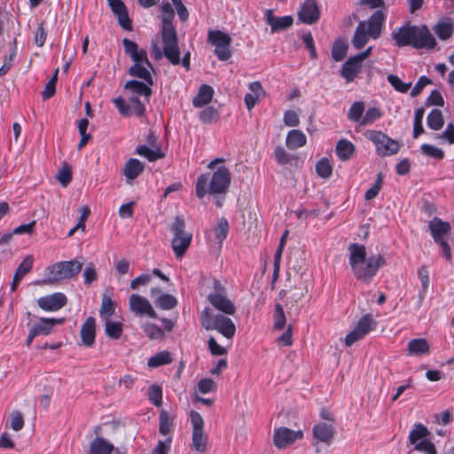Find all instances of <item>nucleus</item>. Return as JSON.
I'll use <instances>...</instances> for the list:
<instances>
[{
    "instance_id": "bb28decb",
    "label": "nucleus",
    "mask_w": 454,
    "mask_h": 454,
    "mask_svg": "<svg viewBox=\"0 0 454 454\" xmlns=\"http://www.w3.org/2000/svg\"><path fill=\"white\" fill-rule=\"evenodd\" d=\"M433 30L440 40L446 41L454 33V23L449 18H442L433 27Z\"/></svg>"
},
{
    "instance_id": "20e7f679",
    "label": "nucleus",
    "mask_w": 454,
    "mask_h": 454,
    "mask_svg": "<svg viewBox=\"0 0 454 454\" xmlns=\"http://www.w3.org/2000/svg\"><path fill=\"white\" fill-rule=\"evenodd\" d=\"M231 181V174L225 166L219 167L211 176L208 173L201 174L195 184L196 196L202 199L207 193L214 196L225 194Z\"/></svg>"
},
{
    "instance_id": "ddd939ff",
    "label": "nucleus",
    "mask_w": 454,
    "mask_h": 454,
    "mask_svg": "<svg viewBox=\"0 0 454 454\" xmlns=\"http://www.w3.org/2000/svg\"><path fill=\"white\" fill-rule=\"evenodd\" d=\"M303 432L301 430H292L285 427L275 430L273 442L278 449H285L293 444L296 440L302 439Z\"/></svg>"
},
{
    "instance_id": "6e6552de",
    "label": "nucleus",
    "mask_w": 454,
    "mask_h": 454,
    "mask_svg": "<svg viewBox=\"0 0 454 454\" xmlns=\"http://www.w3.org/2000/svg\"><path fill=\"white\" fill-rule=\"evenodd\" d=\"M185 221L182 216H176L170 226L173 234L171 247L176 258H182L189 248L192 234L185 231Z\"/></svg>"
},
{
    "instance_id": "4468645a",
    "label": "nucleus",
    "mask_w": 454,
    "mask_h": 454,
    "mask_svg": "<svg viewBox=\"0 0 454 454\" xmlns=\"http://www.w3.org/2000/svg\"><path fill=\"white\" fill-rule=\"evenodd\" d=\"M320 17V11L316 0H305L298 12V19L308 25L316 23Z\"/></svg>"
},
{
    "instance_id": "72a5a7b5",
    "label": "nucleus",
    "mask_w": 454,
    "mask_h": 454,
    "mask_svg": "<svg viewBox=\"0 0 454 454\" xmlns=\"http://www.w3.org/2000/svg\"><path fill=\"white\" fill-rule=\"evenodd\" d=\"M335 151L340 160H348L355 153V145L347 139H340L336 144Z\"/></svg>"
},
{
    "instance_id": "e433bc0d",
    "label": "nucleus",
    "mask_w": 454,
    "mask_h": 454,
    "mask_svg": "<svg viewBox=\"0 0 454 454\" xmlns=\"http://www.w3.org/2000/svg\"><path fill=\"white\" fill-rule=\"evenodd\" d=\"M136 153L146 158L149 161H155L165 156L160 148L151 149L145 145H138L136 149Z\"/></svg>"
},
{
    "instance_id": "4c0bfd02",
    "label": "nucleus",
    "mask_w": 454,
    "mask_h": 454,
    "mask_svg": "<svg viewBox=\"0 0 454 454\" xmlns=\"http://www.w3.org/2000/svg\"><path fill=\"white\" fill-rule=\"evenodd\" d=\"M376 325L372 316L371 314L364 315L356 324L354 329H356L362 335L365 336L372 330V326Z\"/></svg>"
},
{
    "instance_id": "a18cd8bd",
    "label": "nucleus",
    "mask_w": 454,
    "mask_h": 454,
    "mask_svg": "<svg viewBox=\"0 0 454 454\" xmlns=\"http://www.w3.org/2000/svg\"><path fill=\"white\" fill-rule=\"evenodd\" d=\"M317 174L322 178H328L333 173V167L326 158H322L316 164Z\"/></svg>"
},
{
    "instance_id": "4d7b16f0",
    "label": "nucleus",
    "mask_w": 454,
    "mask_h": 454,
    "mask_svg": "<svg viewBox=\"0 0 454 454\" xmlns=\"http://www.w3.org/2000/svg\"><path fill=\"white\" fill-rule=\"evenodd\" d=\"M274 155L277 162L280 165H286L292 160V156L282 146L275 148Z\"/></svg>"
},
{
    "instance_id": "37998d69",
    "label": "nucleus",
    "mask_w": 454,
    "mask_h": 454,
    "mask_svg": "<svg viewBox=\"0 0 454 454\" xmlns=\"http://www.w3.org/2000/svg\"><path fill=\"white\" fill-rule=\"evenodd\" d=\"M216 241L221 245L227 238L229 232V223L226 218L222 217L215 228L214 229Z\"/></svg>"
},
{
    "instance_id": "473e14b6",
    "label": "nucleus",
    "mask_w": 454,
    "mask_h": 454,
    "mask_svg": "<svg viewBox=\"0 0 454 454\" xmlns=\"http://www.w3.org/2000/svg\"><path fill=\"white\" fill-rule=\"evenodd\" d=\"M307 138L304 133L299 129H292L287 133L286 145L290 150H295L306 145Z\"/></svg>"
},
{
    "instance_id": "9b49d317",
    "label": "nucleus",
    "mask_w": 454,
    "mask_h": 454,
    "mask_svg": "<svg viewBox=\"0 0 454 454\" xmlns=\"http://www.w3.org/2000/svg\"><path fill=\"white\" fill-rule=\"evenodd\" d=\"M191 423L192 425V449L198 453H204L207 450V436L204 433V420L201 415L195 411L190 412Z\"/></svg>"
},
{
    "instance_id": "2eb2a0df",
    "label": "nucleus",
    "mask_w": 454,
    "mask_h": 454,
    "mask_svg": "<svg viewBox=\"0 0 454 454\" xmlns=\"http://www.w3.org/2000/svg\"><path fill=\"white\" fill-rule=\"evenodd\" d=\"M67 302V296L63 293H54L37 300V305L45 311H57L65 307Z\"/></svg>"
},
{
    "instance_id": "680f3d73",
    "label": "nucleus",
    "mask_w": 454,
    "mask_h": 454,
    "mask_svg": "<svg viewBox=\"0 0 454 454\" xmlns=\"http://www.w3.org/2000/svg\"><path fill=\"white\" fill-rule=\"evenodd\" d=\"M24 426L23 417L20 411H15L11 414V427L14 431H20Z\"/></svg>"
},
{
    "instance_id": "f8f14e48",
    "label": "nucleus",
    "mask_w": 454,
    "mask_h": 454,
    "mask_svg": "<svg viewBox=\"0 0 454 454\" xmlns=\"http://www.w3.org/2000/svg\"><path fill=\"white\" fill-rule=\"evenodd\" d=\"M370 139L376 146V152L380 157H387L397 153L400 150V144L380 131H373Z\"/></svg>"
},
{
    "instance_id": "8fccbe9b",
    "label": "nucleus",
    "mask_w": 454,
    "mask_h": 454,
    "mask_svg": "<svg viewBox=\"0 0 454 454\" xmlns=\"http://www.w3.org/2000/svg\"><path fill=\"white\" fill-rule=\"evenodd\" d=\"M114 311L115 307L111 297L107 295H103L102 303L99 309L100 316H106V319H108L111 316L114 315Z\"/></svg>"
},
{
    "instance_id": "0e129e2a",
    "label": "nucleus",
    "mask_w": 454,
    "mask_h": 454,
    "mask_svg": "<svg viewBox=\"0 0 454 454\" xmlns=\"http://www.w3.org/2000/svg\"><path fill=\"white\" fill-rule=\"evenodd\" d=\"M171 442V437L166 439L165 441H159L156 447L153 450L152 454H168Z\"/></svg>"
},
{
    "instance_id": "e2e57ef3",
    "label": "nucleus",
    "mask_w": 454,
    "mask_h": 454,
    "mask_svg": "<svg viewBox=\"0 0 454 454\" xmlns=\"http://www.w3.org/2000/svg\"><path fill=\"white\" fill-rule=\"evenodd\" d=\"M431 82H432V81L425 75L419 77V81L417 82V83L415 84V86L412 88V90L411 91V96L413 98L417 97L418 95H419L421 93V91L423 90L425 86L427 84H430Z\"/></svg>"
},
{
    "instance_id": "dca6fc26",
    "label": "nucleus",
    "mask_w": 454,
    "mask_h": 454,
    "mask_svg": "<svg viewBox=\"0 0 454 454\" xmlns=\"http://www.w3.org/2000/svg\"><path fill=\"white\" fill-rule=\"evenodd\" d=\"M130 309L138 315H146L151 318H156L157 314L152 307L149 301L137 294H133L129 297Z\"/></svg>"
},
{
    "instance_id": "09e8293b",
    "label": "nucleus",
    "mask_w": 454,
    "mask_h": 454,
    "mask_svg": "<svg viewBox=\"0 0 454 454\" xmlns=\"http://www.w3.org/2000/svg\"><path fill=\"white\" fill-rule=\"evenodd\" d=\"M387 80L396 91L401 93L407 92L411 86V82H403L395 74H388Z\"/></svg>"
},
{
    "instance_id": "c85d7f7f",
    "label": "nucleus",
    "mask_w": 454,
    "mask_h": 454,
    "mask_svg": "<svg viewBox=\"0 0 454 454\" xmlns=\"http://www.w3.org/2000/svg\"><path fill=\"white\" fill-rule=\"evenodd\" d=\"M145 169V165L139 160L131 158L126 161L122 173L128 180H134Z\"/></svg>"
},
{
    "instance_id": "5701e85b",
    "label": "nucleus",
    "mask_w": 454,
    "mask_h": 454,
    "mask_svg": "<svg viewBox=\"0 0 454 454\" xmlns=\"http://www.w3.org/2000/svg\"><path fill=\"white\" fill-rule=\"evenodd\" d=\"M362 66L363 63L356 59L355 56L349 57L341 67L340 75L347 82H351L360 73Z\"/></svg>"
},
{
    "instance_id": "bf43d9fd",
    "label": "nucleus",
    "mask_w": 454,
    "mask_h": 454,
    "mask_svg": "<svg viewBox=\"0 0 454 454\" xmlns=\"http://www.w3.org/2000/svg\"><path fill=\"white\" fill-rule=\"evenodd\" d=\"M360 4L368 6L370 9L383 11L386 16L387 15V7L384 0H360Z\"/></svg>"
},
{
    "instance_id": "2f4dec72",
    "label": "nucleus",
    "mask_w": 454,
    "mask_h": 454,
    "mask_svg": "<svg viewBox=\"0 0 454 454\" xmlns=\"http://www.w3.org/2000/svg\"><path fill=\"white\" fill-rule=\"evenodd\" d=\"M418 277L421 283V289L419 290V300L417 301V309H419L426 297L430 283L429 271L425 265H422L418 269Z\"/></svg>"
},
{
    "instance_id": "aec40b11",
    "label": "nucleus",
    "mask_w": 454,
    "mask_h": 454,
    "mask_svg": "<svg viewBox=\"0 0 454 454\" xmlns=\"http://www.w3.org/2000/svg\"><path fill=\"white\" fill-rule=\"evenodd\" d=\"M428 229L435 243L445 240V236L450 231V224L439 217H434L428 223Z\"/></svg>"
},
{
    "instance_id": "69168bd1",
    "label": "nucleus",
    "mask_w": 454,
    "mask_h": 454,
    "mask_svg": "<svg viewBox=\"0 0 454 454\" xmlns=\"http://www.w3.org/2000/svg\"><path fill=\"white\" fill-rule=\"evenodd\" d=\"M427 125L434 130H439L444 124L442 115H427Z\"/></svg>"
},
{
    "instance_id": "a878e982",
    "label": "nucleus",
    "mask_w": 454,
    "mask_h": 454,
    "mask_svg": "<svg viewBox=\"0 0 454 454\" xmlns=\"http://www.w3.org/2000/svg\"><path fill=\"white\" fill-rule=\"evenodd\" d=\"M114 450L116 454L119 453V450L115 449L113 443L103 437L97 436L90 442L88 454H111Z\"/></svg>"
},
{
    "instance_id": "79ce46f5",
    "label": "nucleus",
    "mask_w": 454,
    "mask_h": 454,
    "mask_svg": "<svg viewBox=\"0 0 454 454\" xmlns=\"http://www.w3.org/2000/svg\"><path fill=\"white\" fill-rule=\"evenodd\" d=\"M172 362L171 355L168 351H161L151 356L147 362L149 367H159Z\"/></svg>"
},
{
    "instance_id": "f03ea898",
    "label": "nucleus",
    "mask_w": 454,
    "mask_h": 454,
    "mask_svg": "<svg viewBox=\"0 0 454 454\" xmlns=\"http://www.w3.org/2000/svg\"><path fill=\"white\" fill-rule=\"evenodd\" d=\"M391 36L399 48L411 46L414 49L432 50L437 43L427 26L411 25L409 22L393 30Z\"/></svg>"
},
{
    "instance_id": "0eeeda50",
    "label": "nucleus",
    "mask_w": 454,
    "mask_h": 454,
    "mask_svg": "<svg viewBox=\"0 0 454 454\" xmlns=\"http://www.w3.org/2000/svg\"><path fill=\"white\" fill-rule=\"evenodd\" d=\"M201 325L206 330H216L227 339H231L235 335L236 326L233 321L223 315H214L210 309L205 308L200 316Z\"/></svg>"
},
{
    "instance_id": "c03bdc74",
    "label": "nucleus",
    "mask_w": 454,
    "mask_h": 454,
    "mask_svg": "<svg viewBox=\"0 0 454 454\" xmlns=\"http://www.w3.org/2000/svg\"><path fill=\"white\" fill-rule=\"evenodd\" d=\"M156 306L160 308L161 309H174L177 304V300L175 296L164 294H161L155 301Z\"/></svg>"
},
{
    "instance_id": "864d4df0",
    "label": "nucleus",
    "mask_w": 454,
    "mask_h": 454,
    "mask_svg": "<svg viewBox=\"0 0 454 454\" xmlns=\"http://www.w3.org/2000/svg\"><path fill=\"white\" fill-rule=\"evenodd\" d=\"M286 321V319L283 307L279 303H277L275 305L274 311V328L277 330H282L285 327Z\"/></svg>"
},
{
    "instance_id": "de8ad7c7",
    "label": "nucleus",
    "mask_w": 454,
    "mask_h": 454,
    "mask_svg": "<svg viewBox=\"0 0 454 454\" xmlns=\"http://www.w3.org/2000/svg\"><path fill=\"white\" fill-rule=\"evenodd\" d=\"M148 399L155 405L160 407L162 404V389L159 385H152L148 389Z\"/></svg>"
},
{
    "instance_id": "1a4fd4ad",
    "label": "nucleus",
    "mask_w": 454,
    "mask_h": 454,
    "mask_svg": "<svg viewBox=\"0 0 454 454\" xmlns=\"http://www.w3.org/2000/svg\"><path fill=\"white\" fill-rule=\"evenodd\" d=\"M161 38L163 43V54L172 65L180 64V50L177 35L172 23H166L162 26Z\"/></svg>"
},
{
    "instance_id": "423d86ee",
    "label": "nucleus",
    "mask_w": 454,
    "mask_h": 454,
    "mask_svg": "<svg viewBox=\"0 0 454 454\" xmlns=\"http://www.w3.org/2000/svg\"><path fill=\"white\" fill-rule=\"evenodd\" d=\"M82 265V262L74 259L58 262L45 269L44 278L41 283L56 284L64 279L73 278L81 272Z\"/></svg>"
},
{
    "instance_id": "39448f33",
    "label": "nucleus",
    "mask_w": 454,
    "mask_h": 454,
    "mask_svg": "<svg viewBox=\"0 0 454 454\" xmlns=\"http://www.w3.org/2000/svg\"><path fill=\"white\" fill-rule=\"evenodd\" d=\"M386 14L383 11H375L367 21H359L351 43L356 50H361L365 46L370 38L378 39L380 36Z\"/></svg>"
},
{
    "instance_id": "58836bf2",
    "label": "nucleus",
    "mask_w": 454,
    "mask_h": 454,
    "mask_svg": "<svg viewBox=\"0 0 454 454\" xmlns=\"http://www.w3.org/2000/svg\"><path fill=\"white\" fill-rule=\"evenodd\" d=\"M123 325L121 322L106 319L105 332L107 337L118 340L121 336Z\"/></svg>"
},
{
    "instance_id": "c9c22d12",
    "label": "nucleus",
    "mask_w": 454,
    "mask_h": 454,
    "mask_svg": "<svg viewBox=\"0 0 454 454\" xmlns=\"http://www.w3.org/2000/svg\"><path fill=\"white\" fill-rule=\"evenodd\" d=\"M430 434L427 427L421 423H417L410 432L409 442L411 444L415 445L419 441L424 440Z\"/></svg>"
},
{
    "instance_id": "49530a36",
    "label": "nucleus",
    "mask_w": 454,
    "mask_h": 454,
    "mask_svg": "<svg viewBox=\"0 0 454 454\" xmlns=\"http://www.w3.org/2000/svg\"><path fill=\"white\" fill-rule=\"evenodd\" d=\"M420 151L423 154L435 160H442L445 156L443 150L429 144H423Z\"/></svg>"
},
{
    "instance_id": "ea45409f",
    "label": "nucleus",
    "mask_w": 454,
    "mask_h": 454,
    "mask_svg": "<svg viewBox=\"0 0 454 454\" xmlns=\"http://www.w3.org/2000/svg\"><path fill=\"white\" fill-rule=\"evenodd\" d=\"M172 427L173 419L170 414L165 410L160 411L159 417V432L162 435H167L170 433Z\"/></svg>"
},
{
    "instance_id": "4be33fe9",
    "label": "nucleus",
    "mask_w": 454,
    "mask_h": 454,
    "mask_svg": "<svg viewBox=\"0 0 454 454\" xmlns=\"http://www.w3.org/2000/svg\"><path fill=\"white\" fill-rule=\"evenodd\" d=\"M312 433L316 440L329 445L334 437L335 429L333 424L319 422L313 427Z\"/></svg>"
},
{
    "instance_id": "774afa93",
    "label": "nucleus",
    "mask_w": 454,
    "mask_h": 454,
    "mask_svg": "<svg viewBox=\"0 0 454 454\" xmlns=\"http://www.w3.org/2000/svg\"><path fill=\"white\" fill-rule=\"evenodd\" d=\"M215 387V383L212 379L205 378L199 381L198 389L202 394L211 392Z\"/></svg>"
},
{
    "instance_id": "5fc2aeb1",
    "label": "nucleus",
    "mask_w": 454,
    "mask_h": 454,
    "mask_svg": "<svg viewBox=\"0 0 454 454\" xmlns=\"http://www.w3.org/2000/svg\"><path fill=\"white\" fill-rule=\"evenodd\" d=\"M82 276L84 278V285L90 286L92 282L98 279V273L95 265L92 262L86 264Z\"/></svg>"
},
{
    "instance_id": "7ed1b4c3",
    "label": "nucleus",
    "mask_w": 454,
    "mask_h": 454,
    "mask_svg": "<svg viewBox=\"0 0 454 454\" xmlns=\"http://www.w3.org/2000/svg\"><path fill=\"white\" fill-rule=\"evenodd\" d=\"M153 85L145 81H129L125 84V89L130 92L129 99L119 97L114 99V104L121 114H145V103L152 95Z\"/></svg>"
},
{
    "instance_id": "b1692460",
    "label": "nucleus",
    "mask_w": 454,
    "mask_h": 454,
    "mask_svg": "<svg viewBox=\"0 0 454 454\" xmlns=\"http://www.w3.org/2000/svg\"><path fill=\"white\" fill-rule=\"evenodd\" d=\"M82 343L86 347H92L96 338V319L89 317L82 325L80 331Z\"/></svg>"
},
{
    "instance_id": "f3484780",
    "label": "nucleus",
    "mask_w": 454,
    "mask_h": 454,
    "mask_svg": "<svg viewBox=\"0 0 454 454\" xmlns=\"http://www.w3.org/2000/svg\"><path fill=\"white\" fill-rule=\"evenodd\" d=\"M122 44L125 53L131 58L134 64L147 65V67H151V62L148 59L145 50H139L138 45L128 38H124L122 40Z\"/></svg>"
},
{
    "instance_id": "f704fd0d",
    "label": "nucleus",
    "mask_w": 454,
    "mask_h": 454,
    "mask_svg": "<svg viewBox=\"0 0 454 454\" xmlns=\"http://www.w3.org/2000/svg\"><path fill=\"white\" fill-rule=\"evenodd\" d=\"M214 90L211 86L203 84L200 86L197 96L193 98V105L201 107L210 102Z\"/></svg>"
},
{
    "instance_id": "13d9d810",
    "label": "nucleus",
    "mask_w": 454,
    "mask_h": 454,
    "mask_svg": "<svg viewBox=\"0 0 454 454\" xmlns=\"http://www.w3.org/2000/svg\"><path fill=\"white\" fill-rule=\"evenodd\" d=\"M380 115H348L351 121L357 123L359 126H364L372 123Z\"/></svg>"
},
{
    "instance_id": "412c9836",
    "label": "nucleus",
    "mask_w": 454,
    "mask_h": 454,
    "mask_svg": "<svg viewBox=\"0 0 454 454\" xmlns=\"http://www.w3.org/2000/svg\"><path fill=\"white\" fill-rule=\"evenodd\" d=\"M112 12L117 16L120 26L127 31L132 30V23L129 17L128 10L124 3L121 0L111 1L109 4Z\"/></svg>"
},
{
    "instance_id": "cd10ccee",
    "label": "nucleus",
    "mask_w": 454,
    "mask_h": 454,
    "mask_svg": "<svg viewBox=\"0 0 454 454\" xmlns=\"http://www.w3.org/2000/svg\"><path fill=\"white\" fill-rule=\"evenodd\" d=\"M32 267L33 258L31 256L25 257L24 260L19 264L18 268L14 272L12 282L11 285L12 292L16 291L20 281L24 278L25 275H27L32 270Z\"/></svg>"
},
{
    "instance_id": "a211bd4d",
    "label": "nucleus",
    "mask_w": 454,
    "mask_h": 454,
    "mask_svg": "<svg viewBox=\"0 0 454 454\" xmlns=\"http://www.w3.org/2000/svg\"><path fill=\"white\" fill-rule=\"evenodd\" d=\"M207 300L215 309L226 315H234L236 312L234 303L227 298L226 294H209Z\"/></svg>"
},
{
    "instance_id": "3c124183",
    "label": "nucleus",
    "mask_w": 454,
    "mask_h": 454,
    "mask_svg": "<svg viewBox=\"0 0 454 454\" xmlns=\"http://www.w3.org/2000/svg\"><path fill=\"white\" fill-rule=\"evenodd\" d=\"M143 330L147 337L151 340H160L164 337V331L154 324H145Z\"/></svg>"
},
{
    "instance_id": "6e6d98bb",
    "label": "nucleus",
    "mask_w": 454,
    "mask_h": 454,
    "mask_svg": "<svg viewBox=\"0 0 454 454\" xmlns=\"http://www.w3.org/2000/svg\"><path fill=\"white\" fill-rule=\"evenodd\" d=\"M414 450L427 454H437L434 444L428 439L425 438L414 445Z\"/></svg>"
},
{
    "instance_id": "603ef678",
    "label": "nucleus",
    "mask_w": 454,
    "mask_h": 454,
    "mask_svg": "<svg viewBox=\"0 0 454 454\" xmlns=\"http://www.w3.org/2000/svg\"><path fill=\"white\" fill-rule=\"evenodd\" d=\"M383 183V175L382 173H379L377 175L376 180L374 184L369 188L364 193V199L366 200H371L376 198L381 189V185Z\"/></svg>"
},
{
    "instance_id": "393cba45",
    "label": "nucleus",
    "mask_w": 454,
    "mask_h": 454,
    "mask_svg": "<svg viewBox=\"0 0 454 454\" xmlns=\"http://www.w3.org/2000/svg\"><path fill=\"white\" fill-rule=\"evenodd\" d=\"M265 18L267 23L270 26L272 33L291 27L294 21L292 16L289 15L282 17L274 16L273 11L270 9L266 10Z\"/></svg>"
},
{
    "instance_id": "7c9ffc66",
    "label": "nucleus",
    "mask_w": 454,
    "mask_h": 454,
    "mask_svg": "<svg viewBox=\"0 0 454 454\" xmlns=\"http://www.w3.org/2000/svg\"><path fill=\"white\" fill-rule=\"evenodd\" d=\"M151 70H153L152 65L147 67V65L133 64L129 67L128 73L129 75L137 77L149 84H153Z\"/></svg>"
},
{
    "instance_id": "c756f323",
    "label": "nucleus",
    "mask_w": 454,
    "mask_h": 454,
    "mask_svg": "<svg viewBox=\"0 0 454 454\" xmlns=\"http://www.w3.org/2000/svg\"><path fill=\"white\" fill-rule=\"evenodd\" d=\"M429 344L426 339H412L407 346L408 355L420 356L429 353Z\"/></svg>"
},
{
    "instance_id": "6ab92c4d",
    "label": "nucleus",
    "mask_w": 454,
    "mask_h": 454,
    "mask_svg": "<svg viewBox=\"0 0 454 454\" xmlns=\"http://www.w3.org/2000/svg\"><path fill=\"white\" fill-rule=\"evenodd\" d=\"M66 319L64 317H39L38 320L30 328L34 333L39 335H49L52 333L57 325H63Z\"/></svg>"
},
{
    "instance_id": "f257e3e1",
    "label": "nucleus",
    "mask_w": 454,
    "mask_h": 454,
    "mask_svg": "<svg viewBox=\"0 0 454 454\" xmlns=\"http://www.w3.org/2000/svg\"><path fill=\"white\" fill-rule=\"evenodd\" d=\"M349 265L356 278L369 284L377 275L379 270L386 264V259L380 254L366 257V248L364 245L351 243L348 246Z\"/></svg>"
},
{
    "instance_id": "052dcab7",
    "label": "nucleus",
    "mask_w": 454,
    "mask_h": 454,
    "mask_svg": "<svg viewBox=\"0 0 454 454\" xmlns=\"http://www.w3.org/2000/svg\"><path fill=\"white\" fill-rule=\"evenodd\" d=\"M58 180L63 186H67L72 180V172L69 166L65 165L58 174Z\"/></svg>"
},
{
    "instance_id": "9d476101",
    "label": "nucleus",
    "mask_w": 454,
    "mask_h": 454,
    "mask_svg": "<svg viewBox=\"0 0 454 454\" xmlns=\"http://www.w3.org/2000/svg\"><path fill=\"white\" fill-rule=\"evenodd\" d=\"M207 43L215 47L214 53L221 61H226L231 58V37L226 32L219 29L207 31Z\"/></svg>"
},
{
    "instance_id": "338daca9",
    "label": "nucleus",
    "mask_w": 454,
    "mask_h": 454,
    "mask_svg": "<svg viewBox=\"0 0 454 454\" xmlns=\"http://www.w3.org/2000/svg\"><path fill=\"white\" fill-rule=\"evenodd\" d=\"M208 343V348L212 355L214 356H223L227 353V350L225 348L219 345L215 338L210 337L207 340Z\"/></svg>"
},
{
    "instance_id": "a19ab883",
    "label": "nucleus",
    "mask_w": 454,
    "mask_h": 454,
    "mask_svg": "<svg viewBox=\"0 0 454 454\" xmlns=\"http://www.w3.org/2000/svg\"><path fill=\"white\" fill-rule=\"evenodd\" d=\"M348 44L342 39H337L332 48V58L334 61H341L347 55Z\"/></svg>"
}]
</instances>
